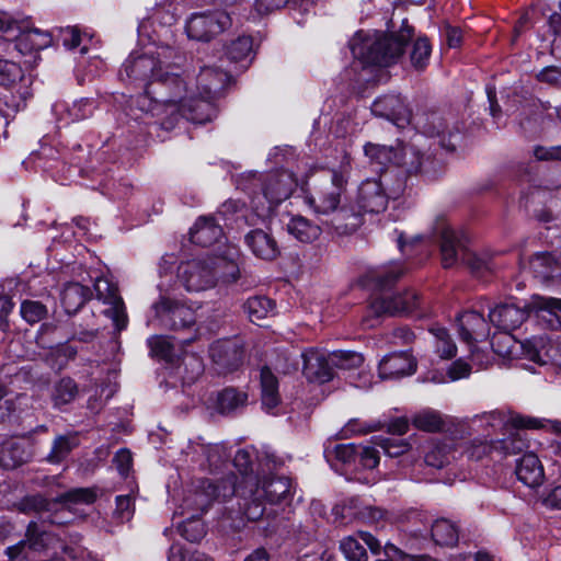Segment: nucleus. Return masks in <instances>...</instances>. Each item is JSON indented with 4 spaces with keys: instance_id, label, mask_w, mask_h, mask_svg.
I'll list each match as a JSON object with an SVG mask.
<instances>
[{
    "instance_id": "63",
    "label": "nucleus",
    "mask_w": 561,
    "mask_h": 561,
    "mask_svg": "<svg viewBox=\"0 0 561 561\" xmlns=\"http://www.w3.org/2000/svg\"><path fill=\"white\" fill-rule=\"evenodd\" d=\"M383 551H385V554L387 558H389V559L397 558L398 561H432V558L430 556L408 554L391 542L385 543Z\"/></svg>"
},
{
    "instance_id": "20",
    "label": "nucleus",
    "mask_w": 561,
    "mask_h": 561,
    "mask_svg": "<svg viewBox=\"0 0 561 561\" xmlns=\"http://www.w3.org/2000/svg\"><path fill=\"white\" fill-rule=\"evenodd\" d=\"M371 113L397 126H403L410 118V111L399 94H387L376 99L371 104Z\"/></svg>"
},
{
    "instance_id": "46",
    "label": "nucleus",
    "mask_w": 561,
    "mask_h": 561,
    "mask_svg": "<svg viewBox=\"0 0 561 561\" xmlns=\"http://www.w3.org/2000/svg\"><path fill=\"white\" fill-rule=\"evenodd\" d=\"M430 332L434 337L435 353L440 358L449 359L456 355L457 346L445 328L433 327Z\"/></svg>"
},
{
    "instance_id": "7",
    "label": "nucleus",
    "mask_w": 561,
    "mask_h": 561,
    "mask_svg": "<svg viewBox=\"0 0 561 561\" xmlns=\"http://www.w3.org/2000/svg\"><path fill=\"white\" fill-rule=\"evenodd\" d=\"M297 185L294 173L287 170L264 174L250 172L238 182L249 195L250 206L259 218L268 217L275 207L291 196Z\"/></svg>"
},
{
    "instance_id": "49",
    "label": "nucleus",
    "mask_w": 561,
    "mask_h": 561,
    "mask_svg": "<svg viewBox=\"0 0 561 561\" xmlns=\"http://www.w3.org/2000/svg\"><path fill=\"white\" fill-rule=\"evenodd\" d=\"M493 448L497 456L516 455L528 448L526 439L520 434H511L506 438L497 439L493 442Z\"/></svg>"
},
{
    "instance_id": "33",
    "label": "nucleus",
    "mask_w": 561,
    "mask_h": 561,
    "mask_svg": "<svg viewBox=\"0 0 561 561\" xmlns=\"http://www.w3.org/2000/svg\"><path fill=\"white\" fill-rule=\"evenodd\" d=\"M491 346L495 354L504 358L517 356L518 351L525 357L524 342L515 340L510 331L495 333L491 339Z\"/></svg>"
},
{
    "instance_id": "42",
    "label": "nucleus",
    "mask_w": 561,
    "mask_h": 561,
    "mask_svg": "<svg viewBox=\"0 0 561 561\" xmlns=\"http://www.w3.org/2000/svg\"><path fill=\"white\" fill-rule=\"evenodd\" d=\"M458 528L450 520L440 518L432 525V538L436 545L453 547L458 541Z\"/></svg>"
},
{
    "instance_id": "18",
    "label": "nucleus",
    "mask_w": 561,
    "mask_h": 561,
    "mask_svg": "<svg viewBox=\"0 0 561 561\" xmlns=\"http://www.w3.org/2000/svg\"><path fill=\"white\" fill-rule=\"evenodd\" d=\"M209 356L220 374L236 370L242 363L243 348L238 341L219 340L209 347Z\"/></svg>"
},
{
    "instance_id": "16",
    "label": "nucleus",
    "mask_w": 561,
    "mask_h": 561,
    "mask_svg": "<svg viewBox=\"0 0 561 561\" xmlns=\"http://www.w3.org/2000/svg\"><path fill=\"white\" fill-rule=\"evenodd\" d=\"M302 374L311 382L324 383L333 379L331 353L309 347L301 353Z\"/></svg>"
},
{
    "instance_id": "36",
    "label": "nucleus",
    "mask_w": 561,
    "mask_h": 561,
    "mask_svg": "<svg viewBox=\"0 0 561 561\" xmlns=\"http://www.w3.org/2000/svg\"><path fill=\"white\" fill-rule=\"evenodd\" d=\"M79 394L77 382L70 377H64L56 381L51 389V401L55 408L61 409L75 401Z\"/></svg>"
},
{
    "instance_id": "35",
    "label": "nucleus",
    "mask_w": 561,
    "mask_h": 561,
    "mask_svg": "<svg viewBox=\"0 0 561 561\" xmlns=\"http://www.w3.org/2000/svg\"><path fill=\"white\" fill-rule=\"evenodd\" d=\"M78 445L79 439L77 434L68 433L56 436L53 440L51 449L46 456V461L51 465L60 463Z\"/></svg>"
},
{
    "instance_id": "1",
    "label": "nucleus",
    "mask_w": 561,
    "mask_h": 561,
    "mask_svg": "<svg viewBox=\"0 0 561 561\" xmlns=\"http://www.w3.org/2000/svg\"><path fill=\"white\" fill-rule=\"evenodd\" d=\"M253 454L247 449H240L233 457V465L241 473L240 481L234 477L222 480V485H217L221 499L226 500L237 494L241 500L240 507L249 520H259L264 512L265 504L280 502L290 491V480L286 477L253 474L251 466Z\"/></svg>"
},
{
    "instance_id": "27",
    "label": "nucleus",
    "mask_w": 561,
    "mask_h": 561,
    "mask_svg": "<svg viewBox=\"0 0 561 561\" xmlns=\"http://www.w3.org/2000/svg\"><path fill=\"white\" fill-rule=\"evenodd\" d=\"M98 108V102L94 99L81 98L72 102L71 105L57 103L54 111L60 122L65 125L77 123L91 117Z\"/></svg>"
},
{
    "instance_id": "5",
    "label": "nucleus",
    "mask_w": 561,
    "mask_h": 561,
    "mask_svg": "<svg viewBox=\"0 0 561 561\" xmlns=\"http://www.w3.org/2000/svg\"><path fill=\"white\" fill-rule=\"evenodd\" d=\"M347 176L331 170L314 195L307 197L309 206L318 215L331 216L328 225L340 236L351 234L360 227V216L352 204L340 206L346 191Z\"/></svg>"
},
{
    "instance_id": "55",
    "label": "nucleus",
    "mask_w": 561,
    "mask_h": 561,
    "mask_svg": "<svg viewBox=\"0 0 561 561\" xmlns=\"http://www.w3.org/2000/svg\"><path fill=\"white\" fill-rule=\"evenodd\" d=\"M358 446L355 444H336L333 447L327 446L324 448V456L336 458L343 463H351L357 459Z\"/></svg>"
},
{
    "instance_id": "37",
    "label": "nucleus",
    "mask_w": 561,
    "mask_h": 561,
    "mask_svg": "<svg viewBox=\"0 0 561 561\" xmlns=\"http://www.w3.org/2000/svg\"><path fill=\"white\" fill-rule=\"evenodd\" d=\"M248 394L234 388H226L217 396V411L228 415L245 407Z\"/></svg>"
},
{
    "instance_id": "60",
    "label": "nucleus",
    "mask_w": 561,
    "mask_h": 561,
    "mask_svg": "<svg viewBox=\"0 0 561 561\" xmlns=\"http://www.w3.org/2000/svg\"><path fill=\"white\" fill-rule=\"evenodd\" d=\"M60 500L65 503L91 504L96 500V493L93 489L78 488L60 495Z\"/></svg>"
},
{
    "instance_id": "58",
    "label": "nucleus",
    "mask_w": 561,
    "mask_h": 561,
    "mask_svg": "<svg viewBox=\"0 0 561 561\" xmlns=\"http://www.w3.org/2000/svg\"><path fill=\"white\" fill-rule=\"evenodd\" d=\"M375 444L390 457H398L409 450V444L402 438L378 437Z\"/></svg>"
},
{
    "instance_id": "38",
    "label": "nucleus",
    "mask_w": 561,
    "mask_h": 561,
    "mask_svg": "<svg viewBox=\"0 0 561 561\" xmlns=\"http://www.w3.org/2000/svg\"><path fill=\"white\" fill-rule=\"evenodd\" d=\"M151 85L145 87V93L138 95L136 99L131 100V106L135 105L142 113H153L158 103H165L172 106H175L178 112L180 113V102H165L163 99H168L170 96V90H164L165 95L158 91L157 89L150 90Z\"/></svg>"
},
{
    "instance_id": "17",
    "label": "nucleus",
    "mask_w": 561,
    "mask_h": 561,
    "mask_svg": "<svg viewBox=\"0 0 561 561\" xmlns=\"http://www.w3.org/2000/svg\"><path fill=\"white\" fill-rule=\"evenodd\" d=\"M525 358L539 365L549 363L561 366V341L534 336L524 341Z\"/></svg>"
},
{
    "instance_id": "61",
    "label": "nucleus",
    "mask_w": 561,
    "mask_h": 561,
    "mask_svg": "<svg viewBox=\"0 0 561 561\" xmlns=\"http://www.w3.org/2000/svg\"><path fill=\"white\" fill-rule=\"evenodd\" d=\"M23 77L22 68L13 61L0 59V84L9 85Z\"/></svg>"
},
{
    "instance_id": "12",
    "label": "nucleus",
    "mask_w": 561,
    "mask_h": 561,
    "mask_svg": "<svg viewBox=\"0 0 561 561\" xmlns=\"http://www.w3.org/2000/svg\"><path fill=\"white\" fill-rule=\"evenodd\" d=\"M425 302L414 290L402 293L382 291L373 298L370 310L376 316L415 314L419 318L427 316Z\"/></svg>"
},
{
    "instance_id": "44",
    "label": "nucleus",
    "mask_w": 561,
    "mask_h": 561,
    "mask_svg": "<svg viewBox=\"0 0 561 561\" xmlns=\"http://www.w3.org/2000/svg\"><path fill=\"white\" fill-rule=\"evenodd\" d=\"M252 53L253 41L250 36H239L225 47V54L232 62L251 60Z\"/></svg>"
},
{
    "instance_id": "39",
    "label": "nucleus",
    "mask_w": 561,
    "mask_h": 561,
    "mask_svg": "<svg viewBox=\"0 0 561 561\" xmlns=\"http://www.w3.org/2000/svg\"><path fill=\"white\" fill-rule=\"evenodd\" d=\"M291 3L293 9L302 13H309L313 9V0H255L254 11L259 15H266Z\"/></svg>"
},
{
    "instance_id": "4",
    "label": "nucleus",
    "mask_w": 561,
    "mask_h": 561,
    "mask_svg": "<svg viewBox=\"0 0 561 561\" xmlns=\"http://www.w3.org/2000/svg\"><path fill=\"white\" fill-rule=\"evenodd\" d=\"M229 71L205 66L196 77L195 90L187 87L175 102H180V115L195 124H204L216 116L214 101L220 98L230 82Z\"/></svg>"
},
{
    "instance_id": "15",
    "label": "nucleus",
    "mask_w": 561,
    "mask_h": 561,
    "mask_svg": "<svg viewBox=\"0 0 561 561\" xmlns=\"http://www.w3.org/2000/svg\"><path fill=\"white\" fill-rule=\"evenodd\" d=\"M95 298L107 307L102 313L110 318L117 331L126 329L128 317L123 298L118 293L115 284L111 283L106 277H96L94 282Z\"/></svg>"
},
{
    "instance_id": "14",
    "label": "nucleus",
    "mask_w": 561,
    "mask_h": 561,
    "mask_svg": "<svg viewBox=\"0 0 561 561\" xmlns=\"http://www.w3.org/2000/svg\"><path fill=\"white\" fill-rule=\"evenodd\" d=\"M231 26V18L225 11L193 13L186 21L185 30L191 39L209 42Z\"/></svg>"
},
{
    "instance_id": "40",
    "label": "nucleus",
    "mask_w": 561,
    "mask_h": 561,
    "mask_svg": "<svg viewBox=\"0 0 561 561\" xmlns=\"http://www.w3.org/2000/svg\"><path fill=\"white\" fill-rule=\"evenodd\" d=\"M455 453L449 442L433 443L425 453L424 461L430 467L440 469L455 458Z\"/></svg>"
},
{
    "instance_id": "19",
    "label": "nucleus",
    "mask_w": 561,
    "mask_h": 561,
    "mask_svg": "<svg viewBox=\"0 0 561 561\" xmlns=\"http://www.w3.org/2000/svg\"><path fill=\"white\" fill-rule=\"evenodd\" d=\"M472 422L473 424L481 422L480 426L492 428H502L507 425H511L514 428H535L541 425L537 417L505 413L504 411L500 410L484 412L481 415H476L472 419Z\"/></svg>"
},
{
    "instance_id": "30",
    "label": "nucleus",
    "mask_w": 561,
    "mask_h": 561,
    "mask_svg": "<svg viewBox=\"0 0 561 561\" xmlns=\"http://www.w3.org/2000/svg\"><path fill=\"white\" fill-rule=\"evenodd\" d=\"M92 291L80 283H69L61 291V304L69 314L76 313L89 299Z\"/></svg>"
},
{
    "instance_id": "9",
    "label": "nucleus",
    "mask_w": 561,
    "mask_h": 561,
    "mask_svg": "<svg viewBox=\"0 0 561 561\" xmlns=\"http://www.w3.org/2000/svg\"><path fill=\"white\" fill-rule=\"evenodd\" d=\"M433 232L439 239L442 264L445 268L455 266L459 260L473 272L489 268L486 261L468 251L465 236L453 229L445 217L435 220Z\"/></svg>"
},
{
    "instance_id": "32",
    "label": "nucleus",
    "mask_w": 561,
    "mask_h": 561,
    "mask_svg": "<svg viewBox=\"0 0 561 561\" xmlns=\"http://www.w3.org/2000/svg\"><path fill=\"white\" fill-rule=\"evenodd\" d=\"M286 227L289 234L304 243H311L321 234V228L302 216L293 217Z\"/></svg>"
},
{
    "instance_id": "25",
    "label": "nucleus",
    "mask_w": 561,
    "mask_h": 561,
    "mask_svg": "<svg viewBox=\"0 0 561 561\" xmlns=\"http://www.w3.org/2000/svg\"><path fill=\"white\" fill-rule=\"evenodd\" d=\"M529 271L543 284L561 279V261L551 252H538L529 260Z\"/></svg>"
},
{
    "instance_id": "51",
    "label": "nucleus",
    "mask_w": 561,
    "mask_h": 561,
    "mask_svg": "<svg viewBox=\"0 0 561 561\" xmlns=\"http://www.w3.org/2000/svg\"><path fill=\"white\" fill-rule=\"evenodd\" d=\"M181 15L176 0H161L156 4L153 16L162 25L174 24Z\"/></svg>"
},
{
    "instance_id": "48",
    "label": "nucleus",
    "mask_w": 561,
    "mask_h": 561,
    "mask_svg": "<svg viewBox=\"0 0 561 561\" xmlns=\"http://www.w3.org/2000/svg\"><path fill=\"white\" fill-rule=\"evenodd\" d=\"M195 451L201 453L205 457L210 470L218 469L230 457V454L222 444H198Z\"/></svg>"
},
{
    "instance_id": "24",
    "label": "nucleus",
    "mask_w": 561,
    "mask_h": 561,
    "mask_svg": "<svg viewBox=\"0 0 561 561\" xmlns=\"http://www.w3.org/2000/svg\"><path fill=\"white\" fill-rule=\"evenodd\" d=\"M220 214L217 217H199L190 230L191 241L201 247H210L224 238L219 224Z\"/></svg>"
},
{
    "instance_id": "64",
    "label": "nucleus",
    "mask_w": 561,
    "mask_h": 561,
    "mask_svg": "<svg viewBox=\"0 0 561 561\" xmlns=\"http://www.w3.org/2000/svg\"><path fill=\"white\" fill-rule=\"evenodd\" d=\"M357 458L364 469H374L379 465V453L370 446H358Z\"/></svg>"
},
{
    "instance_id": "57",
    "label": "nucleus",
    "mask_w": 561,
    "mask_h": 561,
    "mask_svg": "<svg viewBox=\"0 0 561 561\" xmlns=\"http://www.w3.org/2000/svg\"><path fill=\"white\" fill-rule=\"evenodd\" d=\"M168 561H213V559L204 552L187 551L174 543L169 549Z\"/></svg>"
},
{
    "instance_id": "50",
    "label": "nucleus",
    "mask_w": 561,
    "mask_h": 561,
    "mask_svg": "<svg viewBox=\"0 0 561 561\" xmlns=\"http://www.w3.org/2000/svg\"><path fill=\"white\" fill-rule=\"evenodd\" d=\"M340 550L347 561H367L368 556L359 537L348 536L340 541Z\"/></svg>"
},
{
    "instance_id": "41",
    "label": "nucleus",
    "mask_w": 561,
    "mask_h": 561,
    "mask_svg": "<svg viewBox=\"0 0 561 561\" xmlns=\"http://www.w3.org/2000/svg\"><path fill=\"white\" fill-rule=\"evenodd\" d=\"M30 453L19 442H10L0 451V466L4 469H14L26 462Z\"/></svg>"
},
{
    "instance_id": "53",
    "label": "nucleus",
    "mask_w": 561,
    "mask_h": 561,
    "mask_svg": "<svg viewBox=\"0 0 561 561\" xmlns=\"http://www.w3.org/2000/svg\"><path fill=\"white\" fill-rule=\"evenodd\" d=\"M432 47L426 37H419L411 51V64L416 70H423L430 60Z\"/></svg>"
},
{
    "instance_id": "45",
    "label": "nucleus",
    "mask_w": 561,
    "mask_h": 561,
    "mask_svg": "<svg viewBox=\"0 0 561 561\" xmlns=\"http://www.w3.org/2000/svg\"><path fill=\"white\" fill-rule=\"evenodd\" d=\"M399 156L393 164L401 168L407 174H415L421 170L423 156L413 147L403 146L398 148Z\"/></svg>"
},
{
    "instance_id": "56",
    "label": "nucleus",
    "mask_w": 561,
    "mask_h": 561,
    "mask_svg": "<svg viewBox=\"0 0 561 561\" xmlns=\"http://www.w3.org/2000/svg\"><path fill=\"white\" fill-rule=\"evenodd\" d=\"M47 307L36 300H24L21 304L20 313L22 318L30 324H34L43 320L47 316Z\"/></svg>"
},
{
    "instance_id": "29",
    "label": "nucleus",
    "mask_w": 561,
    "mask_h": 561,
    "mask_svg": "<svg viewBox=\"0 0 561 561\" xmlns=\"http://www.w3.org/2000/svg\"><path fill=\"white\" fill-rule=\"evenodd\" d=\"M260 378L262 408L266 413L276 414L280 404L278 380L267 366L262 367Z\"/></svg>"
},
{
    "instance_id": "52",
    "label": "nucleus",
    "mask_w": 561,
    "mask_h": 561,
    "mask_svg": "<svg viewBox=\"0 0 561 561\" xmlns=\"http://www.w3.org/2000/svg\"><path fill=\"white\" fill-rule=\"evenodd\" d=\"M150 354L165 362H173L174 346L167 336L156 335L148 339Z\"/></svg>"
},
{
    "instance_id": "8",
    "label": "nucleus",
    "mask_w": 561,
    "mask_h": 561,
    "mask_svg": "<svg viewBox=\"0 0 561 561\" xmlns=\"http://www.w3.org/2000/svg\"><path fill=\"white\" fill-rule=\"evenodd\" d=\"M119 79L124 82L144 85H158L160 89L170 90V96L165 102H175L186 91L183 78L173 71L163 70L161 62L154 55L148 53H131L124 61L119 70Z\"/></svg>"
},
{
    "instance_id": "3",
    "label": "nucleus",
    "mask_w": 561,
    "mask_h": 561,
    "mask_svg": "<svg viewBox=\"0 0 561 561\" xmlns=\"http://www.w3.org/2000/svg\"><path fill=\"white\" fill-rule=\"evenodd\" d=\"M239 249L227 245L220 254L195 259L182 263L178 277L187 291H203L215 287L219 282L228 284L239 278Z\"/></svg>"
},
{
    "instance_id": "6",
    "label": "nucleus",
    "mask_w": 561,
    "mask_h": 561,
    "mask_svg": "<svg viewBox=\"0 0 561 561\" xmlns=\"http://www.w3.org/2000/svg\"><path fill=\"white\" fill-rule=\"evenodd\" d=\"M414 37V27L403 20L400 28L386 34L382 32H357L350 42L354 58L363 66L389 67L404 54L407 45Z\"/></svg>"
},
{
    "instance_id": "21",
    "label": "nucleus",
    "mask_w": 561,
    "mask_h": 561,
    "mask_svg": "<svg viewBox=\"0 0 561 561\" xmlns=\"http://www.w3.org/2000/svg\"><path fill=\"white\" fill-rule=\"evenodd\" d=\"M416 370V360L408 352H394L386 355L379 363L378 373L381 379H398L410 376Z\"/></svg>"
},
{
    "instance_id": "10",
    "label": "nucleus",
    "mask_w": 561,
    "mask_h": 561,
    "mask_svg": "<svg viewBox=\"0 0 561 561\" xmlns=\"http://www.w3.org/2000/svg\"><path fill=\"white\" fill-rule=\"evenodd\" d=\"M199 489L202 491H195L192 497H186L183 503L184 508L192 510V514L181 524L180 531L182 537L191 542H198L206 534L199 515L206 512L213 500L221 499L219 488L210 480L202 481Z\"/></svg>"
},
{
    "instance_id": "26",
    "label": "nucleus",
    "mask_w": 561,
    "mask_h": 561,
    "mask_svg": "<svg viewBox=\"0 0 561 561\" xmlns=\"http://www.w3.org/2000/svg\"><path fill=\"white\" fill-rule=\"evenodd\" d=\"M457 321L459 334L468 344L482 341L489 335V324L480 312L466 311L457 318Z\"/></svg>"
},
{
    "instance_id": "23",
    "label": "nucleus",
    "mask_w": 561,
    "mask_h": 561,
    "mask_svg": "<svg viewBox=\"0 0 561 561\" xmlns=\"http://www.w3.org/2000/svg\"><path fill=\"white\" fill-rule=\"evenodd\" d=\"M244 243L259 259L275 260L280 251L274 237L263 229H252L244 236Z\"/></svg>"
},
{
    "instance_id": "43",
    "label": "nucleus",
    "mask_w": 561,
    "mask_h": 561,
    "mask_svg": "<svg viewBox=\"0 0 561 561\" xmlns=\"http://www.w3.org/2000/svg\"><path fill=\"white\" fill-rule=\"evenodd\" d=\"M243 308L250 321L256 322L274 312L275 302L264 296H254L245 301Z\"/></svg>"
},
{
    "instance_id": "2",
    "label": "nucleus",
    "mask_w": 561,
    "mask_h": 561,
    "mask_svg": "<svg viewBox=\"0 0 561 561\" xmlns=\"http://www.w3.org/2000/svg\"><path fill=\"white\" fill-rule=\"evenodd\" d=\"M8 561H85L87 550L80 546H64L43 524L30 522L25 536L5 549Z\"/></svg>"
},
{
    "instance_id": "28",
    "label": "nucleus",
    "mask_w": 561,
    "mask_h": 561,
    "mask_svg": "<svg viewBox=\"0 0 561 561\" xmlns=\"http://www.w3.org/2000/svg\"><path fill=\"white\" fill-rule=\"evenodd\" d=\"M526 318V311L513 304L499 305L489 312L490 322L501 331L517 329Z\"/></svg>"
},
{
    "instance_id": "62",
    "label": "nucleus",
    "mask_w": 561,
    "mask_h": 561,
    "mask_svg": "<svg viewBox=\"0 0 561 561\" xmlns=\"http://www.w3.org/2000/svg\"><path fill=\"white\" fill-rule=\"evenodd\" d=\"M116 507L114 511V517L121 522H128L133 517L135 513V505L133 497L127 495H118L116 496Z\"/></svg>"
},
{
    "instance_id": "54",
    "label": "nucleus",
    "mask_w": 561,
    "mask_h": 561,
    "mask_svg": "<svg viewBox=\"0 0 561 561\" xmlns=\"http://www.w3.org/2000/svg\"><path fill=\"white\" fill-rule=\"evenodd\" d=\"M364 357L360 353L352 351H335L331 353V363L334 368L353 369L362 366Z\"/></svg>"
},
{
    "instance_id": "22",
    "label": "nucleus",
    "mask_w": 561,
    "mask_h": 561,
    "mask_svg": "<svg viewBox=\"0 0 561 561\" xmlns=\"http://www.w3.org/2000/svg\"><path fill=\"white\" fill-rule=\"evenodd\" d=\"M515 474L517 479L530 489H535L543 483V466L538 456L533 453H525L516 460Z\"/></svg>"
},
{
    "instance_id": "34",
    "label": "nucleus",
    "mask_w": 561,
    "mask_h": 561,
    "mask_svg": "<svg viewBox=\"0 0 561 561\" xmlns=\"http://www.w3.org/2000/svg\"><path fill=\"white\" fill-rule=\"evenodd\" d=\"M412 425L423 432L435 433L447 426L446 417L436 410L423 409L411 419Z\"/></svg>"
},
{
    "instance_id": "47",
    "label": "nucleus",
    "mask_w": 561,
    "mask_h": 561,
    "mask_svg": "<svg viewBox=\"0 0 561 561\" xmlns=\"http://www.w3.org/2000/svg\"><path fill=\"white\" fill-rule=\"evenodd\" d=\"M364 152L371 163H376L381 167L393 164L394 159H397L399 156L398 148L371 142H368L364 146Z\"/></svg>"
},
{
    "instance_id": "59",
    "label": "nucleus",
    "mask_w": 561,
    "mask_h": 561,
    "mask_svg": "<svg viewBox=\"0 0 561 561\" xmlns=\"http://www.w3.org/2000/svg\"><path fill=\"white\" fill-rule=\"evenodd\" d=\"M403 274L399 265H391L381 271L371 274V279L375 280L376 286L380 289H386L393 284Z\"/></svg>"
},
{
    "instance_id": "31",
    "label": "nucleus",
    "mask_w": 561,
    "mask_h": 561,
    "mask_svg": "<svg viewBox=\"0 0 561 561\" xmlns=\"http://www.w3.org/2000/svg\"><path fill=\"white\" fill-rule=\"evenodd\" d=\"M537 317L540 322L550 330H559L561 328V299L553 297H540L536 304Z\"/></svg>"
},
{
    "instance_id": "11",
    "label": "nucleus",
    "mask_w": 561,
    "mask_h": 561,
    "mask_svg": "<svg viewBox=\"0 0 561 561\" xmlns=\"http://www.w3.org/2000/svg\"><path fill=\"white\" fill-rule=\"evenodd\" d=\"M405 188V183L400 181L394 187L386 192L380 179H367L360 183L356 197L352 204L355 213L360 216V226L365 214H379L387 208L389 198L399 197Z\"/></svg>"
},
{
    "instance_id": "13",
    "label": "nucleus",
    "mask_w": 561,
    "mask_h": 561,
    "mask_svg": "<svg viewBox=\"0 0 561 561\" xmlns=\"http://www.w3.org/2000/svg\"><path fill=\"white\" fill-rule=\"evenodd\" d=\"M152 316L148 324H158L169 330H180L194 324L195 314L192 308L167 295H160L151 306Z\"/></svg>"
}]
</instances>
